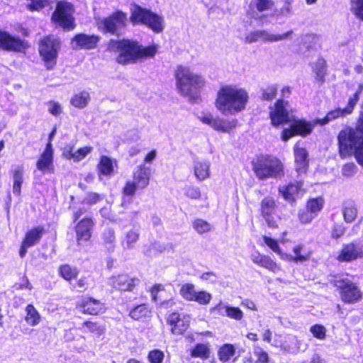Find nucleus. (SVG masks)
Wrapping results in <instances>:
<instances>
[{"mask_svg": "<svg viewBox=\"0 0 363 363\" xmlns=\"http://www.w3.org/2000/svg\"><path fill=\"white\" fill-rule=\"evenodd\" d=\"M90 101V95L87 91H82L74 94L70 99V104L77 108H85Z\"/></svg>", "mask_w": 363, "mask_h": 363, "instance_id": "nucleus-38", "label": "nucleus"}, {"mask_svg": "<svg viewBox=\"0 0 363 363\" xmlns=\"http://www.w3.org/2000/svg\"><path fill=\"white\" fill-rule=\"evenodd\" d=\"M350 11L358 19L363 21V0H350Z\"/></svg>", "mask_w": 363, "mask_h": 363, "instance_id": "nucleus-48", "label": "nucleus"}, {"mask_svg": "<svg viewBox=\"0 0 363 363\" xmlns=\"http://www.w3.org/2000/svg\"><path fill=\"white\" fill-rule=\"evenodd\" d=\"M93 147L91 146H85L77 150L72 145H66L63 149V155L67 160H72L74 162L82 160L92 151Z\"/></svg>", "mask_w": 363, "mask_h": 363, "instance_id": "nucleus-22", "label": "nucleus"}, {"mask_svg": "<svg viewBox=\"0 0 363 363\" xmlns=\"http://www.w3.org/2000/svg\"><path fill=\"white\" fill-rule=\"evenodd\" d=\"M273 5L270 0H257L256 8L259 11H264L269 9Z\"/></svg>", "mask_w": 363, "mask_h": 363, "instance_id": "nucleus-62", "label": "nucleus"}, {"mask_svg": "<svg viewBox=\"0 0 363 363\" xmlns=\"http://www.w3.org/2000/svg\"><path fill=\"white\" fill-rule=\"evenodd\" d=\"M298 217L301 223H308L313 219L314 216L313 213L307 209L306 211H300Z\"/></svg>", "mask_w": 363, "mask_h": 363, "instance_id": "nucleus-61", "label": "nucleus"}, {"mask_svg": "<svg viewBox=\"0 0 363 363\" xmlns=\"http://www.w3.org/2000/svg\"><path fill=\"white\" fill-rule=\"evenodd\" d=\"M174 76L178 92L189 101H195L199 98V90L206 84L204 78L182 65L177 67Z\"/></svg>", "mask_w": 363, "mask_h": 363, "instance_id": "nucleus-4", "label": "nucleus"}, {"mask_svg": "<svg viewBox=\"0 0 363 363\" xmlns=\"http://www.w3.org/2000/svg\"><path fill=\"white\" fill-rule=\"evenodd\" d=\"M292 33L293 30H289L283 34L276 35L265 30H257L247 33L245 37V43L251 44L259 40L264 43L278 42L287 39Z\"/></svg>", "mask_w": 363, "mask_h": 363, "instance_id": "nucleus-13", "label": "nucleus"}, {"mask_svg": "<svg viewBox=\"0 0 363 363\" xmlns=\"http://www.w3.org/2000/svg\"><path fill=\"white\" fill-rule=\"evenodd\" d=\"M48 111L55 116L60 115L62 112L61 105L56 101H50L48 103Z\"/></svg>", "mask_w": 363, "mask_h": 363, "instance_id": "nucleus-58", "label": "nucleus"}, {"mask_svg": "<svg viewBox=\"0 0 363 363\" xmlns=\"http://www.w3.org/2000/svg\"><path fill=\"white\" fill-rule=\"evenodd\" d=\"M257 357L256 363H267L269 361L268 354L262 348L257 347L254 352Z\"/></svg>", "mask_w": 363, "mask_h": 363, "instance_id": "nucleus-60", "label": "nucleus"}, {"mask_svg": "<svg viewBox=\"0 0 363 363\" xmlns=\"http://www.w3.org/2000/svg\"><path fill=\"white\" fill-rule=\"evenodd\" d=\"M292 251L294 255L285 254L283 255V259L295 263H303L308 261L311 257V252L306 250L304 245L301 244L295 245Z\"/></svg>", "mask_w": 363, "mask_h": 363, "instance_id": "nucleus-23", "label": "nucleus"}, {"mask_svg": "<svg viewBox=\"0 0 363 363\" xmlns=\"http://www.w3.org/2000/svg\"><path fill=\"white\" fill-rule=\"evenodd\" d=\"M150 168L145 164L139 165L133 172V182L138 185V189L146 188L150 182Z\"/></svg>", "mask_w": 363, "mask_h": 363, "instance_id": "nucleus-24", "label": "nucleus"}, {"mask_svg": "<svg viewBox=\"0 0 363 363\" xmlns=\"http://www.w3.org/2000/svg\"><path fill=\"white\" fill-rule=\"evenodd\" d=\"M313 70L315 74V82L322 84L325 81V76L326 74V62L323 58H319L315 62Z\"/></svg>", "mask_w": 363, "mask_h": 363, "instance_id": "nucleus-37", "label": "nucleus"}, {"mask_svg": "<svg viewBox=\"0 0 363 363\" xmlns=\"http://www.w3.org/2000/svg\"><path fill=\"white\" fill-rule=\"evenodd\" d=\"M308 153L303 147H299L297 144L294 146V157L296 163V170L298 173L306 172L308 165Z\"/></svg>", "mask_w": 363, "mask_h": 363, "instance_id": "nucleus-28", "label": "nucleus"}, {"mask_svg": "<svg viewBox=\"0 0 363 363\" xmlns=\"http://www.w3.org/2000/svg\"><path fill=\"white\" fill-rule=\"evenodd\" d=\"M337 140L341 157L354 154L357 162L363 166V106L355 128L342 130L338 134Z\"/></svg>", "mask_w": 363, "mask_h": 363, "instance_id": "nucleus-2", "label": "nucleus"}, {"mask_svg": "<svg viewBox=\"0 0 363 363\" xmlns=\"http://www.w3.org/2000/svg\"><path fill=\"white\" fill-rule=\"evenodd\" d=\"M200 121L214 130L221 133H230L238 125L237 119H225L220 117H214L211 113H206L199 117Z\"/></svg>", "mask_w": 363, "mask_h": 363, "instance_id": "nucleus-12", "label": "nucleus"}, {"mask_svg": "<svg viewBox=\"0 0 363 363\" xmlns=\"http://www.w3.org/2000/svg\"><path fill=\"white\" fill-rule=\"evenodd\" d=\"M252 169L259 179L278 178L284 175L281 162L272 156H261L252 162Z\"/></svg>", "mask_w": 363, "mask_h": 363, "instance_id": "nucleus-5", "label": "nucleus"}, {"mask_svg": "<svg viewBox=\"0 0 363 363\" xmlns=\"http://www.w3.org/2000/svg\"><path fill=\"white\" fill-rule=\"evenodd\" d=\"M26 315L25 320L29 325L35 326L40 323L41 316L33 305H28L26 308Z\"/></svg>", "mask_w": 363, "mask_h": 363, "instance_id": "nucleus-39", "label": "nucleus"}, {"mask_svg": "<svg viewBox=\"0 0 363 363\" xmlns=\"http://www.w3.org/2000/svg\"><path fill=\"white\" fill-rule=\"evenodd\" d=\"M26 48V43L19 38H13L6 32L0 30V48L6 50L21 52Z\"/></svg>", "mask_w": 363, "mask_h": 363, "instance_id": "nucleus-21", "label": "nucleus"}, {"mask_svg": "<svg viewBox=\"0 0 363 363\" xmlns=\"http://www.w3.org/2000/svg\"><path fill=\"white\" fill-rule=\"evenodd\" d=\"M335 286L340 291V298L345 303L353 304L359 302L362 298L359 287L347 279L336 280Z\"/></svg>", "mask_w": 363, "mask_h": 363, "instance_id": "nucleus-10", "label": "nucleus"}, {"mask_svg": "<svg viewBox=\"0 0 363 363\" xmlns=\"http://www.w3.org/2000/svg\"><path fill=\"white\" fill-rule=\"evenodd\" d=\"M99 36L96 35H86L80 33L76 35L71 41L72 48L74 50L84 49L91 50L96 47Z\"/></svg>", "mask_w": 363, "mask_h": 363, "instance_id": "nucleus-19", "label": "nucleus"}, {"mask_svg": "<svg viewBox=\"0 0 363 363\" xmlns=\"http://www.w3.org/2000/svg\"><path fill=\"white\" fill-rule=\"evenodd\" d=\"M235 353V347L233 345L225 344L218 350L219 359L225 362L228 361Z\"/></svg>", "mask_w": 363, "mask_h": 363, "instance_id": "nucleus-43", "label": "nucleus"}, {"mask_svg": "<svg viewBox=\"0 0 363 363\" xmlns=\"http://www.w3.org/2000/svg\"><path fill=\"white\" fill-rule=\"evenodd\" d=\"M127 15L118 11L112 15L101 20L99 23V28L104 33L118 34V31L125 26Z\"/></svg>", "mask_w": 363, "mask_h": 363, "instance_id": "nucleus-11", "label": "nucleus"}, {"mask_svg": "<svg viewBox=\"0 0 363 363\" xmlns=\"http://www.w3.org/2000/svg\"><path fill=\"white\" fill-rule=\"evenodd\" d=\"M310 332L313 336L318 340H323L326 337V328L322 325H314L311 327Z\"/></svg>", "mask_w": 363, "mask_h": 363, "instance_id": "nucleus-52", "label": "nucleus"}, {"mask_svg": "<svg viewBox=\"0 0 363 363\" xmlns=\"http://www.w3.org/2000/svg\"><path fill=\"white\" fill-rule=\"evenodd\" d=\"M52 161L53 151L52 148V144L48 143L46 145L45 150L37 162V168L43 173L50 172L52 166Z\"/></svg>", "mask_w": 363, "mask_h": 363, "instance_id": "nucleus-25", "label": "nucleus"}, {"mask_svg": "<svg viewBox=\"0 0 363 363\" xmlns=\"http://www.w3.org/2000/svg\"><path fill=\"white\" fill-rule=\"evenodd\" d=\"M60 274L67 281L75 279L79 273L77 269L69 264H63L59 267Z\"/></svg>", "mask_w": 363, "mask_h": 363, "instance_id": "nucleus-42", "label": "nucleus"}, {"mask_svg": "<svg viewBox=\"0 0 363 363\" xmlns=\"http://www.w3.org/2000/svg\"><path fill=\"white\" fill-rule=\"evenodd\" d=\"M44 231L43 227L34 228L27 232L23 241L26 242V245L33 246L40 240Z\"/></svg>", "mask_w": 363, "mask_h": 363, "instance_id": "nucleus-36", "label": "nucleus"}, {"mask_svg": "<svg viewBox=\"0 0 363 363\" xmlns=\"http://www.w3.org/2000/svg\"><path fill=\"white\" fill-rule=\"evenodd\" d=\"M277 92V85H272L263 90L262 99L263 100L271 101L276 97Z\"/></svg>", "mask_w": 363, "mask_h": 363, "instance_id": "nucleus-54", "label": "nucleus"}, {"mask_svg": "<svg viewBox=\"0 0 363 363\" xmlns=\"http://www.w3.org/2000/svg\"><path fill=\"white\" fill-rule=\"evenodd\" d=\"M130 21L133 23H142L157 33L164 30V18L162 16L143 9L138 5H133L130 9Z\"/></svg>", "mask_w": 363, "mask_h": 363, "instance_id": "nucleus-6", "label": "nucleus"}, {"mask_svg": "<svg viewBox=\"0 0 363 363\" xmlns=\"http://www.w3.org/2000/svg\"><path fill=\"white\" fill-rule=\"evenodd\" d=\"M100 243L108 251H113L116 247L115 230L111 227L105 228L101 233Z\"/></svg>", "mask_w": 363, "mask_h": 363, "instance_id": "nucleus-29", "label": "nucleus"}, {"mask_svg": "<svg viewBox=\"0 0 363 363\" xmlns=\"http://www.w3.org/2000/svg\"><path fill=\"white\" fill-rule=\"evenodd\" d=\"M263 240L264 241V243L275 253L279 255L281 257V259H283V255H285V253H283L281 250L278 242L269 237H267L266 235L263 236Z\"/></svg>", "mask_w": 363, "mask_h": 363, "instance_id": "nucleus-51", "label": "nucleus"}, {"mask_svg": "<svg viewBox=\"0 0 363 363\" xmlns=\"http://www.w3.org/2000/svg\"><path fill=\"white\" fill-rule=\"evenodd\" d=\"M251 259L255 264H259L269 271L275 272L279 269L275 262H274L269 257L261 255L259 252H256L252 254Z\"/></svg>", "mask_w": 363, "mask_h": 363, "instance_id": "nucleus-32", "label": "nucleus"}, {"mask_svg": "<svg viewBox=\"0 0 363 363\" xmlns=\"http://www.w3.org/2000/svg\"><path fill=\"white\" fill-rule=\"evenodd\" d=\"M60 42L53 36L45 37L40 43L39 52L46 63L47 68L51 69L55 64Z\"/></svg>", "mask_w": 363, "mask_h": 363, "instance_id": "nucleus-9", "label": "nucleus"}, {"mask_svg": "<svg viewBox=\"0 0 363 363\" xmlns=\"http://www.w3.org/2000/svg\"><path fill=\"white\" fill-rule=\"evenodd\" d=\"M209 349L203 344H197L191 352V356L194 358L207 359L209 357Z\"/></svg>", "mask_w": 363, "mask_h": 363, "instance_id": "nucleus-47", "label": "nucleus"}, {"mask_svg": "<svg viewBox=\"0 0 363 363\" xmlns=\"http://www.w3.org/2000/svg\"><path fill=\"white\" fill-rule=\"evenodd\" d=\"M11 173L13 179V192L14 194L19 196L21 192V185L24 180L23 167L22 165H16L11 169Z\"/></svg>", "mask_w": 363, "mask_h": 363, "instance_id": "nucleus-30", "label": "nucleus"}, {"mask_svg": "<svg viewBox=\"0 0 363 363\" xmlns=\"http://www.w3.org/2000/svg\"><path fill=\"white\" fill-rule=\"evenodd\" d=\"M137 189L138 185L133 181H128L123 189V193L126 196H133Z\"/></svg>", "mask_w": 363, "mask_h": 363, "instance_id": "nucleus-56", "label": "nucleus"}, {"mask_svg": "<svg viewBox=\"0 0 363 363\" xmlns=\"http://www.w3.org/2000/svg\"><path fill=\"white\" fill-rule=\"evenodd\" d=\"M164 357V352L157 349L151 350L147 355V359L150 363H162Z\"/></svg>", "mask_w": 363, "mask_h": 363, "instance_id": "nucleus-53", "label": "nucleus"}, {"mask_svg": "<svg viewBox=\"0 0 363 363\" xmlns=\"http://www.w3.org/2000/svg\"><path fill=\"white\" fill-rule=\"evenodd\" d=\"M79 329L84 333H91L98 337L103 335L106 331V328L104 325L92 321L83 322Z\"/></svg>", "mask_w": 363, "mask_h": 363, "instance_id": "nucleus-33", "label": "nucleus"}, {"mask_svg": "<svg viewBox=\"0 0 363 363\" xmlns=\"http://www.w3.org/2000/svg\"><path fill=\"white\" fill-rule=\"evenodd\" d=\"M94 222L91 218H84L75 227L76 238L78 245H82L91 238Z\"/></svg>", "mask_w": 363, "mask_h": 363, "instance_id": "nucleus-20", "label": "nucleus"}, {"mask_svg": "<svg viewBox=\"0 0 363 363\" xmlns=\"http://www.w3.org/2000/svg\"><path fill=\"white\" fill-rule=\"evenodd\" d=\"M288 102L282 99H279L274 104V107H271L269 116L272 124L274 126H278L282 123L291 121V118L288 111Z\"/></svg>", "mask_w": 363, "mask_h": 363, "instance_id": "nucleus-14", "label": "nucleus"}, {"mask_svg": "<svg viewBox=\"0 0 363 363\" xmlns=\"http://www.w3.org/2000/svg\"><path fill=\"white\" fill-rule=\"evenodd\" d=\"M345 230L342 224H335L332 231V237L336 239L339 238L344 234Z\"/></svg>", "mask_w": 363, "mask_h": 363, "instance_id": "nucleus-64", "label": "nucleus"}, {"mask_svg": "<svg viewBox=\"0 0 363 363\" xmlns=\"http://www.w3.org/2000/svg\"><path fill=\"white\" fill-rule=\"evenodd\" d=\"M73 12L74 9L71 4L65 1L59 2L52 13V21L65 30H72L74 28Z\"/></svg>", "mask_w": 363, "mask_h": 363, "instance_id": "nucleus-8", "label": "nucleus"}, {"mask_svg": "<svg viewBox=\"0 0 363 363\" xmlns=\"http://www.w3.org/2000/svg\"><path fill=\"white\" fill-rule=\"evenodd\" d=\"M362 86L360 85L359 90L357 91L352 96L349 98L347 106L345 108H336L334 110L328 112V113L324 118L317 119L315 123L323 125L328 123L330 121H333L338 118H344L347 115L351 114L354 110V106H356L357 101L359 99V94L362 92Z\"/></svg>", "mask_w": 363, "mask_h": 363, "instance_id": "nucleus-7", "label": "nucleus"}, {"mask_svg": "<svg viewBox=\"0 0 363 363\" xmlns=\"http://www.w3.org/2000/svg\"><path fill=\"white\" fill-rule=\"evenodd\" d=\"M211 298L212 296L211 294L205 291H200L196 292L191 301L196 302L200 305H207L210 303Z\"/></svg>", "mask_w": 363, "mask_h": 363, "instance_id": "nucleus-50", "label": "nucleus"}, {"mask_svg": "<svg viewBox=\"0 0 363 363\" xmlns=\"http://www.w3.org/2000/svg\"><path fill=\"white\" fill-rule=\"evenodd\" d=\"M363 257V247L357 243L345 244L340 250L336 259L339 262H352Z\"/></svg>", "mask_w": 363, "mask_h": 363, "instance_id": "nucleus-16", "label": "nucleus"}, {"mask_svg": "<svg viewBox=\"0 0 363 363\" xmlns=\"http://www.w3.org/2000/svg\"><path fill=\"white\" fill-rule=\"evenodd\" d=\"M342 213L347 223H352L357 217V209L353 202L346 203L344 206Z\"/></svg>", "mask_w": 363, "mask_h": 363, "instance_id": "nucleus-41", "label": "nucleus"}, {"mask_svg": "<svg viewBox=\"0 0 363 363\" xmlns=\"http://www.w3.org/2000/svg\"><path fill=\"white\" fill-rule=\"evenodd\" d=\"M195 286L192 284H184L182 286L179 293L183 298L191 301L196 294Z\"/></svg>", "mask_w": 363, "mask_h": 363, "instance_id": "nucleus-45", "label": "nucleus"}, {"mask_svg": "<svg viewBox=\"0 0 363 363\" xmlns=\"http://www.w3.org/2000/svg\"><path fill=\"white\" fill-rule=\"evenodd\" d=\"M151 311L146 305H139L134 308L130 313V316L136 320H142L149 317Z\"/></svg>", "mask_w": 363, "mask_h": 363, "instance_id": "nucleus-40", "label": "nucleus"}, {"mask_svg": "<svg viewBox=\"0 0 363 363\" xmlns=\"http://www.w3.org/2000/svg\"><path fill=\"white\" fill-rule=\"evenodd\" d=\"M193 227L199 234L208 233L211 230V225L209 223L199 218L194 221Z\"/></svg>", "mask_w": 363, "mask_h": 363, "instance_id": "nucleus-49", "label": "nucleus"}, {"mask_svg": "<svg viewBox=\"0 0 363 363\" xmlns=\"http://www.w3.org/2000/svg\"><path fill=\"white\" fill-rule=\"evenodd\" d=\"M97 169L99 174L111 176L113 172V162L112 159L105 155L101 156L97 164Z\"/></svg>", "mask_w": 363, "mask_h": 363, "instance_id": "nucleus-35", "label": "nucleus"}, {"mask_svg": "<svg viewBox=\"0 0 363 363\" xmlns=\"http://www.w3.org/2000/svg\"><path fill=\"white\" fill-rule=\"evenodd\" d=\"M248 100L249 95L245 89L224 85L217 93L215 105L223 115H235L245 109Z\"/></svg>", "mask_w": 363, "mask_h": 363, "instance_id": "nucleus-3", "label": "nucleus"}, {"mask_svg": "<svg viewBox=\"0 0 363 363\" xmlns=\"http://www.w3.org/2000/svg\"><path fill=\"white\" fill-rule=\"evenodd\" d=\"M322 199H313L307 203V209L313 213L319 211L322 208Z\"/></svg>", "mask_w": 363, "mask_h": 363, "instance_id": "nucleus-55", "label": "nucleus"}, {"mask_svg": "<svg viewBox=\"0 0 363 363\" xmlns=\"http://www.w3.org/2000/svg\"><path fill=\"white\" fill-rule=\"evenodd\" d=\"M108 50L118 52L116 62L122 65L135 64L148 57H153L157 51V46L152 45L143 47L137 41L128 39L111 40L108 44Z\"/></svg>", "mask_w": 363, "mask_h": 363, "instance_id": "nucleus-1", "label": "nucleus"}, {"mask_svg": "<svg viewBox=\"0 0 363 363\" xmlns=\"http://www.w3.org/2000/svg\"><path fill=\"white\" fill-rule=\"evenodd\" d=\"M79 307L83 313L97 315L103 309V304L99 300L86 297L81 301Z\"/></svg>", "mask_w": 363, "mask_h": 363, "instance_id": "nucleus-27", "label": "nucleus"}, {"mask_svg": "<svg viewBox=\"0 0 363 363\" xmlns=\"http://www.w3.org/2000/svg\"><path fill=\"white\" fill-rule=\"evenodd\" d=\"M279 191L286 200L293 202L295 201L296 196L302 194L303 191V183L301 182L295 184L291 183L286 186L280 187Z\"/></svg>", "mask_w": 363, "mask_h": 363, "instance_id": "nucleus-26", "label": "nucleus"}, {"mask_svg": "<svg viewBox=\"0 0 363 363\" xmlns=\"http://www.w3.org/2000/svg\"><path fill=\"white\" fill-rule=\"evenodd\" d=\"M211 162L209 161H200L195 163L194 174L198 180L203 181L208 178L210 173Z\"/></svg>", "mask_w": 363, "mask_h": 363, "instance_id": "nucleus-34", "label": "nucleus"}, {"mask_svg": "<svg viewBox=\"0 0 363 363\" xmlns=\"http://www.w3.org/2000/svg\"><path fill=\"white\" fill-rule=\"evenodd\" d=\"M313 127L314 124L311 122L296 121L291 124L290 128H285L282 131L281 139L284 141H287L296 135L306 136L312 132Z\"/></svg>", "mask_w": 363, "mask_h": 363, "instance_id": "nucleus-15", "label": "nucleus"}, {"mask_svg": "<svg viewBox=\"0 0 363 363\" xmlns=\"http://www.w3.org/2000/svg\"><path fill=\"white\" fill-rule=\"evenodd\" d=\"M140 238V229L138 227H133L128 230L121 240V245L124 250L133 249Z\"/></svg>", "mask_w": 363, "mask_h": 363, "instance_id": "nucleus-31", "label": "nucleus"}, {"mask_svg": "<svg viewBox=\"0 0 363 363\" xmlns=\"http://www.w3.org/2000/svg\"><path fill=\"white\" fill-rule=\"evenodd\" d=\"M138 282V279L130 278L128 274H124L112 276L108 279L109 285L122 291H131Z\"/></svg>", "mask_w": 363, "mask_h": 363, "instance_id": "nucleus-17", "label": "nucleus"}, {"mask_svg": "<svg viewBox=\"0 0 363 363\" xmlns=\"http://www.w3.org/2000/svg\"><path fill=\"white\" fill-rule=\"evenodd\" d=\"M102 199L100 194L95 192H89L84 199L83 202L89 205H94Z\"/></svg>", "mask_w": 363, "mask_h": 363, "instance_id": "nucleus-59", "label": "nucleus"}, {"mask_svg": "<svg viewBox=\"0 0 363 363\" xmlns=\"http://www.w3.org/2000/svg\"><path fill=\"white\" fill-rule=\"evenodd\" d=\"M356 165L353 163H347L342 167V174L346 177H351L356 172Z\"/></svg>", "mask_w": 363, "mask_h": 363, "instance_id": "nucleus-63", "label": "nucleus"}, {"mask_svg": "<svg viewBox=\"0 0 363 363\" xmlns=\"http://www.w3.org/2000/svg\"><path fill=\"white\" fill-rule=\"evenodd\" d=\"M185 194L191 199H199L201 194L198 186H191L186 188Z\"/></svg>", "mask_w": 363, "mask_h": 363, "instance_id": "nucleus-57", "label": "nucleus"}, {"mask_svg": "<svg viewBox=\"0 0 363 363\" xmlns=\"http://www.w3.org/2000/svg\"><path fill=\"white\" fill-rule=\"evenodd\" d=\"M189 317H183L172 328V333L176 335L184 333L189 328Z\"/></svg>", "mask_w": 363, "mask_h": 363, "instance_id": "nucleus-46", "label": "nucleus"}, {"mask_svg": "<svg viewBox=\"0 0 363 363\" xmlns=\"http://www.w3.org/2000/svg\"><path fill=\"white\" fill-rule=\"evenodd\" d=\"M275 210L276 203L272 198L266 197L262 201V215L269 228H276L278 227L277 220L275 216Z\"/></svg>", "mask_w": 363, "mask_h": 363, "instance_id": "nucleus-18", "label": "nucleus"}, {"mask_svg": "<svg viewBox=\"0 0 363 363\" xmlns=\"http://www.w3.org/2000/svg\"><path fill=\"white\" fill-rule=\"evenodd\" d=\"M223 308L225 309V313H221L222 315H226L235 320H240L243 318V313L239 308L224 306Z\"/></svg>", "mask_w": 363, "mask_h": 363, "instance_id": "nucleus-44", "label": "nucleus"}]
</instances>
